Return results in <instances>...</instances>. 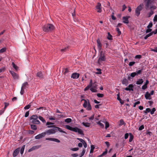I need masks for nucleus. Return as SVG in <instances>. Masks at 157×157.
<instances>
[{"mask_svg": "<svg viewBox=\"0 0 157 157\" xmlns=\"http://www.w3.org/2000/svg\"><path fill=\"white\" fill-rule=\"evenodd\" d=\"M133 85L131 84L128 85V87L125 88L124 89L126 91H132L133 90Z\"/></svg>", "mask_w": 157, "mask_h": 157, "instance_id": "nucleus-11", "label": "nucleus"}, {"mask_svg": "<svg viewBox=\"0 0 157 157\" xmlns=\"http://www.w3.org/2000/svg\"><path fill=\"white\" fill-rule=\"evenodd\" d=\"M39 119L43 123H44L46 122L45 120L41 116H39Z\"/></svg>", "mask_w": 157, "mask_h": 157, "instance_id": "nucleus-43", "label": "nucleus"}, {"mask_svg": "<svg viewBox=\"0 0 157 157\" xmlns=\"http://www.w3.org/2000/svg\"><path fill=\"white\" fill-rule=\"evenodd\" d=\"M9 72L14 79H18L19 78V76L17 74L12 71H10Z\"/></svg>", "mask_w": 157, "mask_h": 157, "instance_id": "nucleus-7", "label": "nucleus"}, {"mask_svg": "<svg viewBox=\"0 0 157 157\" xmlns=\"http://www.w3.org/2000/svg\"><path fill=\"white\" fill-rule=\"evenodd\" d=\"M85 152V150L84 149H83L79 157H82L84 154Z\"/></svg>", "mask_w": 157, "mask_h": 157, "instance_id": "nucleus-58", "label": "nucleus"}, {"mask_svg": "<svg viewBox=\"0 0 157 157\" xmlns=\"http://www.w3.org/2000/svg\"><path fill=\"white\" fill-rule=\"evenodd\" d=\"M151 109L149 108H147L145 110L143 111L145 115L147 114L148 113H150Z\"/></svg>", "mask_w": 157, "mask_h": 157, "instance_id": "nucleus-31", "label": "nucleus"}, {"mask_svg": "<svg viewBox=\"0 0 157 157\" xmlns=\"http://www.w3.org/2000/svg\"><path fill=\"white\" fill-rule=\"evenodd\" d=\"M83 100L84 101V103L83 105V106L84 107L86 108L87 107L88 102L85 99H83L81 100V101Z\"/></svg>", "mask_w": 157, "mask_h": 157, "instance_id": "nucleus-26", "label": "nucleus"}, {"mask_svg": "<svg viewBox=\"0 0 157 157\" xmlns=\"http://www.w3.org/2000/svg\"><path fill=\"white\" fill-rule=\"evenodd\" d=\"M108 36H107V39L110 40H112V36L110 34L109 32L108 33Z\"/></svg>", "mask_w": 157, "mask_h": 157, "instance_id": "nucleus-37", "label": "nucleus"}, {"mask_svg": "<svg viewBox=\"0 0 157 157\" xmlns=\"http://www.w3.org/2000/svg\"><path fill=\"white\" fill-rule=\"evenodd\" d=\"M146 134V135H149V136H151V135H152V133L150 131H149L148 130H147V131Z\"/></svg>", "mask_w": 157, "mask_h": 157, "instance_id": "nucleus-54", "label": "nucleus"}, {"mask_svg": "<svg viewBox=\"0 0 157 157\" xmlns=\"http://www.w3.org/2000/svg\"><path fill=\"white\" fill-rule=\"evenodd\" d=\"M135 63V62H129L128 64V65L130 66H132Z\"/></svg>", "mask_w": 157, "mask_h": 157, "instance_id": "nucleus-59", "label": "nucleus"}, {"mask_svg": "<svg viewBox=\"0 0 157 157\" xmlns=\"http://www.w3.org/2000/svg\"><path fill=\"white\" fill-rule=\"evenodd\" d=\"M63 71H65L64 72H63V74L64 75L66 74L69 72V70L67 68H64L63 69Z\"/></svg>", "mask_w": 157, "mask_h": 157, "instance_id": "nucleus-35", "label": "nucleus"}, {"mask_svg": "<svg viewBox=\"0 0 157 157\" xmlns=\"http://www.w3.org/2000/svg\"><path fill=\"white\" fill-rule=\"evenodd\" d=\"M38 118L37 116L36 115H33L30 117V120L37 119Z\"/></svg>", "mask_w": 157, "mask_h": 157, "instance_id": "nucleus-34", "label": "nucleus"}, {"mask_svg": "<svg viewBox=\"0 0 157 157\" xmlns=\"http://www.w3.org/2000/svg\"><path fill=\"white\" fill-rule=\"evenodd\" d=\"M47 127L48 128H57L58 130L60 132H62L64 133L67 134V133L64 131L63 130H62V129L59 127H56L54 125H48L47 126Z\"/></svg>", "mask_w": 157, "mask_h": 157, "instance_id": "nucleus-6", "label": "nucleus"}, {"mask_svg": "<svg viewBox=\"0 0 157 157\" xmlns=\"http://www.w3.org/2000/svg\"><path fill=\"white\" fill-rule=\"evenodd\" d=\"M24 89L21 87V90L20 91V94L21 95H23L25 92Z\"/></svg>", "mask_w": 157, "mask_h": 157, "instance_id": "nucleus-62", "label": "nucleus"}, {"mask_svg": "<svg viewBox=\"0 0 157 157\" xmlns=\"http://www.w3.org/2000/svg\"><path fill=\"white\" fill-rule=\"evenodd\" d=\"M30 103H29V105L25 106L24 107V109H29L30 107V106H31V105H30Z\"/></svg>", "mask_w": 157, "mask_h": 157, "instance_id": "nucleus-51", "label": "nucleus"}, {"mask_svg": "<svg viewBox=\"0 0 157 157\" xmlns=\"http://www.w3.org/2000/svg\"><path fill=\"white\" fill-rule=\"evenodd\" d=\"M143 68H142L140 70L137 71H136V74L137 75H140L141 74L143 70Z\"/></svg>", "mask_w": 157, "mask_h": 157, "instance_id": "nucleus-28", "label": "nucleus"}, {"mask_svg": "<svg viewBox=\"0 0 157 157\" xmlns=\"http://www.w3.org/2000/svg\"><path fill=\"white\" fill-rule=\"evenodd\" d=\"M142 5L140 4L136 8L135 13L136 15L138 17L140 14V11L142 10Z\"/></svg>", "mask_w": 157, "mask_h": 157, "instance_id": "nucleus-4", "label": "nucleus"}, {"mask_svg": "<svg viewBox=\"0 0 157 157\" xmlns=\"http://www.w3.org/2000/svg\"><path fill=\"white\" fill-rule=\"evenodd\" d=\"M29 86V84L27 82H25L22 84L21 88L23 89H25L26 88H27Z\"/></svg>", "mask_w": 157, "mask_h": 157, "instance_id": "nucleus-23", "label": "nucleus"}, {"mask_svg": "<svg viewBox=\"0 0 157 157\" xmlns=\"http://www.w3.org/2000/svg\"><path fill=\"white\" fill-rule=\"evenodd\" d=\"M30 128L31 129L34 130H36L37 129V126L34 124H31L30 125Z\"/></svg>", "mask_w": 157, "mask_h": 157, "instance_id": "nucleus-27", "label": "nucleus"}, {"mask_svg": "<svg viewBox=\"0 0 157 157\" xmlns=\"http://www.w3.org/2000/svg\"><path fill=\"white\" fill-rule=\"evenodd\" d=\"M96 9L97 10V12L101 13V5L100 3L98 2L97 6H96Z\"/></svg>", "mask_w": 157, "mask_h": 157, "instance_id": "nucleus-10", "label": "nucleus"}, {"mask_svg": "<svg viewBox=\"0 0 157 157\" xmlns=\"http://www.w3.org/2000/svg\"><path fill=\"white\" fill-rule=\"evenodd\" d=\"M97 124H99L102 128H104V125L102 123L100 122V121H99L97 123Z\"/></svg>", "mask_w": 157, "mask_h": 157, "instance_id": "nucleus-48", "label": "nucleus"}, {"mask_svg": "<svg viewBox=\"0 0 157 157\" xmlns=\"http://www.w3.org/2000/svg\"><path fill=\"white\" fill-rule=\"evenodd\" d=\"M108 151L107 149H106L105 151L103 152L101 155L98 156L99 157H102L105 155L107 153Z\"/></svg>", "mask_w": 157, "mask_h": 157, "instance_id": "nucleus-33", "label": "nucleus"}, {"mask_svg": "<svg viewBox=\"0 0 157 157\" xmlns=\"http://www.w3.org/2000/svg\"><path fill=\"white\" fill-rule=\"evenodd\" d=\"M151 35H152V33L150 32L149 33L147 34L144 37V39L145 40H146L148 38V37H149V36H151Z\"/></svg>", "mask_w": 157, "mask_h": 157, "instance_id": "nucleus-40", "label": "nucleus"}, {"mask_svg": "<svg viewBox=\"0 0 157 157\" xmlns=\"http://www.w3.org/2000/svg\"><path fill=\"white\" fill-rule=\"evenodd\" d=\"M156 111V109L155 108H153L151 110H150V113L152 115L154 114L155 112Z\"/></svg>", "mask_w": 157, "mask_h": 157, "instance_id": "nucleus-45", "label": "nucleus"}, {"mask_svg": "<svg viewBox=\"0 0 157 157\" xmlns=\"http://www.w3.org/2000/svg\"><path fill=\"white\" fill-rule=\"evenodd\" d=\"M143 80L142 79H139L136 82V84L137 85H140L143 82Z\"/></svg>", "mask_w": 157, "mask_h": 157, "instance_id": "nucleus-25", "label": "nucleus"}, {"mask_svg": "<svg viewBox=\"0 0 157 157\" xmlns=\"http://www.w3.org/2000/svg\"><path fill=\"white\" fill-rule=\"evenodd\" d=\"M144 1L146 2L145 9L146 10H148L149 5L151 4L152 1H151V0H144Z\"/></svg>", "mask_w": 157, "mask_h": 157, "instance_id": "nucleus-8", "label": "nucleus"}, {"mask_svg": "<svg viewBox=\"0 0 157 157\" xmlns=\"http://www.w3.org/2000/svg\"><path fill=\"white\" fill-rule=\"evenodd\" d=\"M82 124L85 127H89L90 126V124L88 122H83Z\"/></svg>", "mask_w": 157, "mask_h": 157, "instance_id": "nucleus-29", "label": "nucleus"}, {"mask_svg": "<svg viewBox=\"0 0 157 157\" xmlns=\"http://www.w3.org/2000/svg\"><path fill=\"white\" fill-rule=\"evenodd\" d=\"M45 135V132H44L36 136L35 138L36 139H39L41 138L44 137Z\"/></svg>", "mask_w": 157, "mask_h": 157, "instance_id": "nucleus-9", "label": "nucleus"}, {"mask_svg": "<svg viewBox=\"0 0 157 157\" xmlns=\"http://www.w3.org/2000/svg\"><path fill=\"white\" fill-rule=\"evenodd\" d=\"M97 45L98 49L100 50L101 49L102 44L99 38L97 40Z\"/></svg>", "mask_w": 157, "mask_h": 157, "instance_id": "nucleus-14", "label": "nucleus"}, {"mask_svg": "<svg viewBox=\"0 0 157 157\" xmlns=\"http://www.w3.org/2000/svg\"><path fill=\"white\" fill-rule=\"evenodd\" d=\"M106 60L105 53L103 51H101L99 55V57L98 60V62L99 63L101 61H105Z\"/></svg>", "mask_w": 157, "mask_h": 157, "instance_id": "nucleus-3", "label": "nucleus"}, {"mask_svg": "<svg viewBox=\"0 0 157 157\" xmlns=\"http://www.w3.org/2000/svg\"><path fill=\"white\" fill-rule=\"evenodd\" d=\"M56 128H52L48 129L45 132V134H47L48 135H50L52 134H55L56 132Z\"/></svg>", "mask_w": 157, "mask_h": 157, "instance_id": "nucleus-5", "label": "nucleus"}, {"mask_svg": "<svg viewBox=\"0 0 157 157\" xmlns=\"http://www.w3.org/2000/svg\"><path fill=\"white\" fill-rule=\"evenodd\" d=\"M71 156L73 157H77L78 156V155L77 153H73L71 154Z\"/></svg>", "mask_w": 157, "mask_h": 157, "instance_id": "nucleus-63", "label": "nucleus"}, {"mask_svg": "<svg viewBox=\"0 0 157 157\" xmlns=\"http://www.w3.org/2000/svg\"><path fill=\"white\" fill-rule=\"evenodd\" d=\"M156 7L154 6V5H152V6H150V10H155V9H156Z\"/></svg>", "mask_w": 157, "mask_h": 157, "instance_id": "nucleus-52", "label": "nucleus"}, {"mask_svg": "<svg viewBox=\"0 0 157 157\" xmlns=\"http://www.w3.org/2000/svg\"><path fill=\"white\" fill-rule=\"evenodd\" d=\"M109 126V123L108 122H105V128L106 129Z\"/></svg>", "mask_w": 157, "mask_h": 157, "instance_id": "nucleus-56", "label": "nucleus"}, {"mask_svg": "<svg viewBox=\"0 0 157 157\" xmlns=\"http://www.w3.org/2000/svg\"><path fill=\"white\" fill-rule=\"evenodd\" d=\"M129 135L130 137L129 141V142H131L133 139L134 136L131 133H129Z\"/></svg>", "mask_w": 157, "mask_h": 157, "instance_id": "nucleus-32", "label": "nucleus"}, {"mask_svg": "<svg viewBox=\"0 0 157 157\" xmlns=\"http://www.w3.org/2000/svg\"><path fill=\"white\" fill-rule=\"evenodd\" d=\"M65 128L67 129L73 131L75 132H78V133L81 135H84L83 132L81 129L79 128L78 127H72L69 125H66Z\"/></svg>", "mask_w": 157, "mask_h": 157, "instance_id": "nucleus-2", "label": "nucleus"}, {"mask_svg": "<svg viewBox=\"0 0 157 157\" xmlns=\"http://www.w3.org/2000/svg\"><path fill=\"white\" fill-rule=\"evenodd\" d=\"M41 147V145H37V146H34L33 147H33V149L34 150H35V149H37Z\"/></svg>", "mask_w": 157, "mask_h": 157, "instance_id": "nucleus-47", "label": "nucleus"}, {"mask_svg": "<svg viewBox=\"0 0 157 157\" xmlns=\"http://www.w3.org/2000/svg\"><path fill=\"white\" fill-rule=\"evenodd\" d=\"M117 99L119 101L120 103L122 105L124 104V101L122 100L121 98H120V93H119L118 94H117Z\"/></svg>", "mask_w": 157, "mask_h": 157, "instance_id": "nucleus-21", "label": "nucleus"}, {"mask_svg": "<svg viewBox=\"0 0 157 157\" xmlns=\"http://www.w3.org/2000/svg\"><path fill=\"white\" fill-rule=\"evenodd\" d=\"M6 68L5 67H3L0 69V73L5 71Z\"/></svg>", "mask_w": 157, "mask_h": 157, "instance_id": "nucleus-60", "label": "nucleus"}, {"mask_svg": "<svg viewBox=\"0 0 157 157\" xmlns=\"http://www.w3.org/2000/svg\"><path fill=\"white\" fill-rule=\"evenodd\" d=\"M79 76V74L77 73H73L71 76V78L74 79L78 78Z\"/></svg>", "mask_w": 157, "mask_h": 157, "instance_id": "nucleus-17", "label": "nucleus"}, {"mask_svg": "<svg viewBox=\"0 0 157 157\" xmlns=\"http://www.w3.org/2000/svg\"><path fill=\"white\" fill-rule=\"evenodd\" d=\"M122 83L123 84L127 86L128 84V81L127 78H124L122 81Z\"/></svg>", "mask_w": 157, "mask_h": 157, "instance_id": "nucleus-22", "label": "nucleus"}, {"mask_svg": "<svg viewBox=\"0 0 157 157\" xmlns=\"http://www.w3.org/2000/svg\"><path fill=\"white\" fill-rule=\"evenodd\" d=\"M92 109V107L90 103V102H89V101L88 100V103H87V107L86 109L88 110H91Z\"/></svg>", "mask_w": 157, "mask_h": 157, "instance_id": "nucleus-24", "label": "nucleus"}, {"mask_svg": "<svg viewBox=\"0 0 157 157\" xmlns=\"http://www.w3.org/2000/svg\"><path fill=\"white\" fill-rule=\"evenodd\" d=\"M90 90L92 92H97V90L96 89L94 88L93 87H91L90 89Z\"/></svg>", "mask_w": 157, "mask_h": 157, "instance_id": "nucleus-46", "label": "nucleus"}, {"mask_svg": "<svg viewBox=\"0 0 157 157\" xmlns=\"http://www.w3.org/2000/svg\"><path fill=\"white\" fill-rule=\"evenodd\" d=\"M154 13V11L153 10H150V12L148 13V17H151V15Z\"/></svg>", "mask_w": 157, "mask_h": 157, "instance_id": "nucleus-41", "label": "nucleus"}, {"mask_svg": "<svg viewBox=\"0 0 157 157\" xmlns=\"http://www.w3.org/2000/svg\"><path fill=\"white\" fill-rule=\"evenodd\" d=\"M97 96L99 98H102L104 97V95L103 94L98 93L97 94Z\"/></svg>", "mask_w": 157, "mask_h": 157, "instance_id": "nucleus-49", "label": "nucleus"}, {"mask_svg": "<svg viewBox=\"0 0 157 157\" xmlns=\"http://www.w3.org/2000/svg\"><path fill=\"white\" fill-rule=\"evenodd\" d=\"M31 122L35 124H38L40 123V121L37 119H32Z\"/></svg>", "mask_w": 157, "mask_h": 157, "instance_id": "nucleus-20", "label": "nucleus"}, {"mask_svg": "<svg viewBox=\"0 0 157 157\" xmlns=\"http://www.w3.org/2000/svg\"><path fill=\"white\" fill-rule=\"evenodd\" d=\"M45 140L53 141L56 142L57 143H59L60 142V141L59 140L56 138H47L45 139Z\"/></svg>", "mask_w": 157, "mask_h": 157, "instance_id": "nucleus-15", "label": "nucleus"}, {"mask_svg": "<svg viewBox=\"0 0 157 157\" xmlns=\"http://www.w3.org/2000/svg\"><path fill=\"white\" fill-rule=\"evenodd\" d=\"M36 76L37 77H39L40 79H42L44 78L43 74L40 71L37 72Z\"/></svg>", "mask_w": 157, "mask_h": 157, "instance_id": "nucleus-19", "label": "nucleus"}, {"mask_svg": "<svg viewBox=\"0 0 157 157\" xmlns=\"http://www.w3.org/2000/svg\"><path fill=\"white\" fill-rule=\"evenodd\" d=\"M142 58V56L141 55H137L135 57V58L136 59H140Z\"/></svg>", "mask_w": 157, "mask_h": 157, "instance_id": "nucleus-57", "label": "nucleus"}, {"mask_svg": "<svg viewBox=\"0 0 157 157\" xmlns=\"http://www.w3.org/2000/svg\"><path fill=\"white\" fill-rule=\"evenodd\" d=\"M20 150V148L18 147L14 150L13 154V157L16 156L19 153Z\"/></svg>", "mask_w": 157, "mask_h": 157, "instance_id": "nucleus-12", "label": "nucleus"}, {"mask_svg": "<svg viewBox=\"0 0 157 157\" xmlns=\"http://www.w3.org/2000/svg\"><path fill=\"white\" fill-rule=\"evenodd\" d=\"M144 97L146 99L150 100L151 98V95L148 92H147L144 95Z\"/></svg>", "mask_w": 157, "mask_h": 157, "instance_id": "nucleus-18", "label": "nucleus"}, {"mask_svg": "<svg viewBox=\"0 0 157 157\" xmlns=\"http://www.w3.org/2000/svg\"><path fill=\"white\" fill-rule=\"evenodd\" d=\"M12 65L13 67L17 71L18 70V67L13 62H12Z\"/></svg>", "mask_w": 157, "mask_h": 157, "instance_id": "nucleus-30", "label": "nucleus"}, {"mask_svg": "<svg viewBox=\"0 0 157 157\" xmlns=\"http://www.w3.org/2000/svg\"><path fill=\"white\" fill-rule=\"evenodd\" d=\"M130 76H131L132 78H133L134 77H135V76L137 75L136 74V72H132V73H131L130 74Z\"/></svg>", "mask_w": 157, "mask_h": 157, "instance_id": "nucleus-50", "label": "nucleus"}, {"mask_svg": "<svg viewBox=\"0 0 157 157\" xmlns=\"http://www.w3.org/2000/svg\"><path fill=\"white\" fill-rule=\"evenodd\" d=\"M144 128V125H142L139 128L138 130L141 131Z\"/></svg>", "mask_w": 157, "mask_h": 157, "instance_id": "nucleus-55", "label": "nucleus"}, {"mask_svg": "<svg viewBox=\"0 0 157 157\" xmlns=\"http://www.w3.org/2000/svg\"><path fill=\"white\" fill-rule=\"evenodd\" d=\"M55 27L51 24H47L45 25L42 27L43 31L46 33H51L55 29Z\"/></svg>", "mask_w": 157, "mask_h": 157, "instance_id": "nucleus-1", "label": "nucleus"}, {"mask_svg": "<svg viewBox=\"0 0 157 157\" xmlns=\"http://www.w3.org/2000/svg\"><path fill=\"white\" fill-rule=\"evenodd\" d=\"M116 31L117 32V35L119 36L121 34V32L119 28H117L116 29Z\"/></svg>", "mask_w": 157, "mask_h": 157, "instance_id": "nucleus-44", "label": "nucleus"}, {"mask_svg": "<svg viewBox=\"0 0 157 157\" xmlns=\"http://www.w3.org/2000/svg\"><path fill=\"white\" fill-rule=\"evenodd\" d=\"M93 84V82L92 79H90V82L89 85H88L84 89V90L86 91L88 90L89 88H91V87L92 86Z\"/></svg>", "mask_w": 157, "mask_h": 157, "instance_id": "nucleus-16", "label": "nucleus"}, {"mask_svg": "<svg viewBox=\"0 0 157 157\" xmlns=\"http://www.w3.org/2000/svg\"><path fill=\"white\" fill-rule=\"evenodd\" d=\"M6 48H3L0 49V53H2L6 51Z\"/></svg>", "mask_w": 157, "mask_h": 157, "instance_id": "nucleus-42", "label": "nucleus"}, {"mask_svg": "<svg viewBox=\"0 0 157 157\" xmlns=\"http://www.w3.org/2000/svg\"><path fill=\"white\" fill-rule=\"evenodd\" d=\"M68 47H65L64 48L61 49V51L62 52H65L68 49Z\"/></svg>", "mask_w": 157, "mask_h": 157, "instance_id": "nucleus-53", "label": "nucleus"}, {"mask_svg": "<svg viewBox=\"0 0 157 157\" xmlns=\"http://www.w3.org/2000/svg\"><path fill=\"white\" fill-rule=\"evenodd\" d=\"M153 21L154 22H157V15H155L153 19Z\"/></svg>", "mask_w": 157, "mask_h": 157, "instance_id": "nucleus-64", "label": "nucleus"}, {"mask_svg": "<svg viewBox=\"0 0 157 157\" xmlns=\"http://www.w3.org/2000/svg\"><path fill=\"white\" fill-rule=\"evenodd\" d=\"M152 25H153V24H152V22H151L149 23L148 25L147 26V27L148 28H151L152 27Z\"/></svg>", "mask_w": 157, "mask_h": 157, "instance_id": "nucleus-61", "label": "nucleus"}, {"mask_svg": "<svg viewBox=\"0 0 157 157\" xmlns=\"http://www.w3.org/2000/svg\"><path fill=\"white\" fill-rule=\"evenodd\" d=\"M64 121L67 123H69L71 122L72 119L70 118H67Z\"/></svg>", "mask_w": 157, "mask_h": 157, "instance_id": "nucleus-39", "label": "nucleus"}, {"mask_svg": "<svg viewBox=\"0 0 157 157\" xmlns=\"http://www.w3.org/2000/svg\"><path fill=\"white\" fill-rule=\"evenodd\" d=\"M129 17V16H124L123 17V22L126 24H128L129 23V21L128 19Z\"/></svg>", "mask_w": 157, "mask_h": 157, "instance_id": "nucleus-13", "label": "nucleus"}, {"mask_svg": "<svg viewBox=\"0 0 157 157\" xmlns=\"http://www.w3.org/2000/svg\"><path fill=\"white\" fill-rule=\"evenodd\" d=\"M90 147L91 149L90 150V153H93L94 151V150L95 148V147L93 145H91Z\"/></svg>", "mask_w": 157, "mask_h": 157, "instance_id": "nucleus-36", "label": "nucleus"}, {"mask_svg": "<svg viewBox=\"0 0 157 157\" xmlns=\"http://www.w3.org/2000/svg\"><path fill=\"white\" fill-rule=\"evenodd\" d=\"M25 145H23L21 149L20 153L21 154H22L23 153L24 151L25 148Z\"/></svg>", "mask_w": 157, "mask_h": 157, "instance_id": "nucleus-38", "label": "nucleus"}]
</instances>
